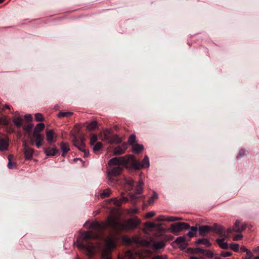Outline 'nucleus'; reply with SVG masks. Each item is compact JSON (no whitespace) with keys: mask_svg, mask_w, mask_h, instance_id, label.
Here are the masks:
<instances>
[{"mask_svg":"<svg viewBox=\"0 0 259 259\" xmlns=\"http://www.w3.org/2000/svg\"><path fill=\"white\" fill-rule=\"evenodd\" d=\"M90 228L95 230L97 233H101L106 228V224L104 223L94 222L90 225ZM98 236V233L94 234L91 232H83L77 238V247L85 250L90 255H92L94 253L95 247L93 243L90 241L97 238Z\"/></svg>","mask_w":259,"mask_h":259,"instance_id":"nucleus-1","label":"nucleus"},{"mask_svg":"<svg viewBox=\"0 0 259 259\" xmlns=\"http://www.w3.org/2000/svg\"><path fill=\"white\" fill-rule=\"evenodd\" d=\"M131 162L133 163L135 168L137 169H140L141 167L146 168L150 165L149 158L147 156L144 157L141 163L138 162L134 156L130 155L119 157H115L109 160V163L114 164L127 165Z\"/></svg>","mask_w":259,"mask_h":259,"instance_id":"nucleus-2","label":"nucleus"},{"mask_svg":"<svg viewBox=\"0 0 259 259\" xmlns=\"http://www.w3.org/2000/svg\"><path fill=\"white\" fill-rule=\"evenodd\" d=\"M109 225L116 232H121L124 229H134L140 224V221L137 217L128 220L125 223H121L114 220H110Z\"/></svg>","mask_w":259,"mask_h":259,"instance_id":"nucleus-3","label":"nucleus"},{"mask_svg":"<svg viewBox=\"0 0 259 259\" xmlns=\"http://www.w3.org/2000/svg\"><path fill=\"white\" fill-rule=\"evenodd\" d=\"M118 239L117 236L113 235L106 240L105 247L101 254L103 259H111L110 254L112 250L116 247Z\"/></svg>","mask_w":259,"mask_h":259,"instance_id":"nucleus-4","label":"nucleus"},{"mask_svg":"<svg viewBox=\"0 0 259 259\" xmlns=\"http://www.w3.org/2000/svg\"><path fill=\"white\" fill-rule=\"evenodd\" d=\"M199 233L201 236H204L206 234L213 231L219 234L225 235V229L217 224H214L213 226L202 225L199 227L198 229Z\"/></svg>","mask_w":259,"mask_h":259,"instance_id":"nucleus-5","label":"nucleus"},{"mask_svg":"<svg viewBox=\"0 0 259 259\" xmlns=\"http://www.w3.org/2000/svg\"><path fill=\"white\" fill-rule=\"evenodd\" d=\"M108 164L111 165L112 164V163L110 164L109 161L108 162ZM113 165H114L113 164ZM115 165H118L117 166L114 167L110 171H108V180L111 183H113L114 184H115L116 182H115V180L112 178L113 177H116L120 175L121 172V171L123 170V168L120 166H123L122 165H119V164H115ZM125 166L126 165H124Z\"/></svg>","mask_w":259,"mask_h":259,"instance_id":"nucleus-6","label":"nucleus"},{"mask_svg":"<svg viewBox=\"0 0 259 259\" xmlns=\"http://www.w3.org/2000/svg\"><path fill=\"white\" fill-rule=\"evenodd\" d=\"M246 228V225L245 223L241 224L239 220H236L235 225L233 226V228H228L227 232L231 233L232 231L237 233H240L245 230Z\"/></svg>","mask_w":259,"mask_h":259,"instance_id":"nucleus-7","label":"nucleus"},{"mask_svg":"<svg viewBox=\"0 0 259 259\" xmlns=\"http://www.w3.org/2000/svg\"><path fill=\"white\" fill-rule=\"evenodd\" d=\"M24 146V153L25 155V158L26 160H30L32 158L33 153L34 150L30 147H28L26 143L23 144Z\"/></svg>","mask_w":259,"mask_h":259,"instance_id":"nucleus-8","label":"nucleus"},{"mask_svg":"<svg viewBox=\"0 0 259 259\" xmlns=\"http://www.w3.org/2000/svg\"><path fill=\"white\" fill-rule=\"evenodd\" d=\"M105 139L108 141L109 143L119 144L122 141V140L117 135H114L112 136H109L106 134L105 135Z\"/></svg>","mask_w":259,"mask_h":259,"instance_id":"nucleus-9","label":"nucleus"},{"mask_svg":"<svg viewBox=\"0 0 259 259\" xmlns=\"http://www.w3.org/2000/svg\"><path fill=\"white\" fill-rule=\"evenodd\" d=\"M221 235V237H222V238H218L216 240L219 246L225 249H227L229 247L228 244L227 242H225L224 241L227 237L226 234H225V235H223L222 234H220Z\"/></svg>","mask_w":259,"mask_h":259,"instance_id":"nucleus-10","label":"nucleus"},{"mask_svg":"<svg viewBox=\"0 0 259 259\" xmlns=\"http://www.w3.org/2000/svg\"><path fill=\"white\" fill-rule=\"evenodd\" d=\"M44 152L47 156H53L58 153L59 150L56 147L44 148Z\"/></svg>","mask_w":259,"mask_h":259,"instance_id":"nucleus-11","label":"nucleus"},{"mask_svg":"<svg viewBox=\"0 0 259 259\" xmlns=\"http://www.w3.org/2000/svg\"><path fill=\"white\" fill-rule=\"evenodd\" d=\"M175 242L180 245V247L181 249L184 250L187 246V243L186 242V238L185 237H178L175 240Z\"/></svg>","mask_w":259,"mask_h":259,"instance_id":"nucleus-12","label":"nucleus"},{"mask_svg":"<svg viewBox=\"0 0 259 259\" xmlns=\"http://www.w3.org/2000/svg\"><path fill=\"white\" fill-rule=\"evenodd\" d=\"M182 225H186V224H184V223H178L171 224L170 226L171 232L176 233L181 231V226H182Z\"/></svg>","mask_w":259,"mask_h":259,"instance_id":"nucleus-13","label":"nucleus"},{"mask_svg":"<svg viewBox=\"0 0 259 259\" xmlns=\"http://www.w3.org/2000/svg\"><path fill=\"white\" fill-rule=\"evenodd\" d=\"M75 146H76V147L78 148V149L84 152V156L85 157H88L89 154V152L88 151H87L86 150H85V144H79L77 142H76V140L74 141V144H73Z\"/></svg>","mask_w":259,"mask_h":259,"instance_id":"nucleus-14","label":"nucleus"},{"mask_svg":"<svg viewBox=\"0 0 259 259\" xmlns=\"http://www.w3.org/2000/svg\"><path fill=\"white\" fill-rule=\"evenodd\" d=\"M187 251L191 253H199L201 254H203L205 253V250L199 247L195 248L189 247L187 249Z\"/></svg>","mask_w":259,"mask_h":259,"instance_id":"nucleus-15","label":"nucleus"},{"mask_svg":"<svg viewBox=\"0 0 259 259\" xmlns=\"http://www.w3.org/2000/svg\"><path fill=\"white\" fill-rule=\"evenodd\" d=\"M54 133L53 130H49L46 132L47 140L49 143L56 142L54 139Z\"/></svg>","mask_w":259,"mask_h":259,"instance_id":"nucleus-16","label":"nucleus"},{"mask_svg":"<svg viewBox=\"0 0 259 259\" xmlns=\"http://www.w3.org/2000/svg\"><path fill=\"white\" fill-rule=\"evenodd\" d=\"M60 148L62 151V155L65 156L66 153L69 151V146L68 143L62 142L60 144Z\"/></svg>","mask_w":259,"mask_h":259,"instance_id":"nucleus-17","label":"nucleus"},{"mask_svg":"<svg viewBox=\"0 0 259 259\" xmlns=\"http://www.w3.org/2000/svg\"><path fill=\"white\" fill-rule=\"evenodd\" d=\"M13 121L17 128H20L23 126V120L21 117L14 118Z\"/></svg>","mask_w":259,"mask_h":259,"instance_id":"nucleus-18","label":"nucleus"},{"mask_svg":"<svg viewBox=\"0 0 259 259\" xmlns=\"http://www.w3.org/2000/svg\"><path fill=\"white\" fill-rule=\"evenodd\" d=\"M165 246V243L163 241H158L154 242L153 244V247L156 250H158L163 248Z\"/></svg>","mask_w":259,"mask_h":259,"instance_id":"nucleus-19","label":"nucleus"},{"mask_svg":"<svg viewBox=\"0 0 259 259\" xmlns=\"http://www.w3.org/2000/svg\"><path fill=\"white\" fill-rule=\"evenodd\" d=\"M196 243L197 244H203L206 247H209V246H210L211 245V243L206 238L198 239L196 241Z\"/></svg>","mask_w":259,"mask_h":259,"instance_id":"nucleus-20","label":"nucleus"},{"mask_svg":"<svg viewBox=\"0 0 259 259\" xmlns=\"http://www.w3.org/2000/svg\"><path fill=\"white\" fill-rule=\"evenodd\" d=\"M132 147L133 149V152L135 153H139L144 149V147L142 145L137 143L134 145Z\"/></svg>","mask_w":259,"mask_h":259,"instance_id":"nucleus-21","label":"nucleus"},{"mask_svg":"<svg viewBox=\"0 0 259 259\" xmlns=\"http://www.w3.org/2000/svg\"><path fill=\"white\" fill-rule=\"evenodd\" d=\"M97 127V122L96 121H93L89 123L87 126V128L89 131H92L95 130Z\"/></svg>","mask_w":259,"mask_h":259,"instance_id":"nucleus-22","label":"nucleus"},{"mask_svg":"<svg viewBox=\"0 0 259 259\" xmlns=\"http://www.w3.org/2000/svg\"><path fill=\"white\" fill-rule=\"evenodd\" d=\"M76 140V142L78 143L79 144H84L85 138L83 135H80L78 137H74L73 139L72 140V142L74 144V141Z\"/></svg>","mask_w":259,"mask_h":259,"instance_id":"nucleus-23","label":"nucleus"},{"mask_svg":"<svg viewBox=\"0 0 259 259\" xmlns=\"http://www.w3.org/2000/svg\"><path fill=\"white\" fill-rule=\"evenodd\" d=\"M13 158V156L11 155H10L9 156H8V159H9V163L8 164V167L10 168V169H12L14 167H15L17 165V164L16 162H12V160Z\"/></svg>","mask_w":259,"mask_h":259,"instance_id":"nucleus-24","label":"nucleus"},{"mask_svg":"<svg viewBox=\"0 0 259 259\" xmlns=\"http://www.w3.org/2000/svg\"><path fill=\"white\" fill-rule=\"evenodd\" d=\"M45 124L43 123H38L34 129V133H38L41 132L45 128Z\"/></svg>","mask_w":259,"mask_h":259,"instance_id":"nucleus-25","label":"nucleus"},{"mask_svg":"<svg viewBox=\"0 0 259 259\" xmlns=\"http://www.w3.org/2000/svg\"><path fill=\"white\" fill-rule=\"evenodd\" d=\"M73 114V112H63V111H60L58 114V117L59 118H63V117H70L71 116V115H72Z\"/></svg>","mask_w":259,"mask_h":259,"instance_id":"nucleus-26","label":"nucleus"},{"mask_svg":"<svg viewBox=\"0 0 259 259\" xmlns=\"http://www.w3.org/2000/svg\"><path fill=\"white\" fill-rule=\"evenodd\" d=\"M111 191L109 189L103 190V192L100 194V197L102 199L108 197L110 195Z\"/></svg>","mask_w":259,"mask_h":259,"instance_id":"nucleus-27","label":"nucleus"},{"mask_svg":"<svg viewBox=\"0 0 259 259\" xmlns=\"http://www.w3.org/2000/svg\"><path fill=\"white\" fill-rule=\"evenodd\" d=\"M124 150H123L121 146H118L114 148V154L116 155H119L123 154Z\"/></svg>","mask_w":259,"mask_h":259,"instance_id":"nucleus-28","label":"nucleus"},{"mask_svg":"<svg viewBox=\"0 0 259 259\" xmlns=\"http://www.w3.org/2000/svg\"><path fill=\"white\" fill-rule=\"evenodd\" d=\"M125 181V184L128 186V188L129 189H132L133 188L134 185V181L132 179L129 178L128 179H126Z\"/></svg>","mask_w":259,"mask_h":259,"instance_id":"nucleus-29","label":"nucleus"},{"mask_svg":"<svg viewBox=\"0 0 259 259\" xmlns=\"http://www.w3.org/2000/svg\"><path fill=\"white\" fill-rule=\"evenodd\" d=\"M93 146V150L94 152H97L99 151L103 147V144L101 142H97L96 144H95Z\"/></svg>","mask_w":259,"mask_h":259,"instance_id":"nucleus-30","label":"nucleus"},{"mask_svg":"<svg viewBox=\"0 0 259 259\" xmlns=\"http://www.w3.org/2000/svg\"><path fill=\"white\" fill-rule=\"evenodd\" d=\"M158 198V195L155 193L154 192L151 197L149 198L148 200V203L149 204H151L153 203L154 201Z\"/></svg>","mask_w":259,"mask_h":259,"instance_id":"nucleus-31","label":"nucleus"},{"mask_svg":"<svg viewBox=\"0 0 259 259\" xmlns=\"http://www.w3.org/2000/svg\"><path fill=\"white\" fill-rule=\"evenodd\" d=\"M90 144L91 145H94L98 140L97 136L94 134H91L90 135Z\"/></svg>","mask_w":259,"mask_h":259,"instance_id":"nucleus-32","label":"nucleus"},{"mask_svg":"<svg viewBox=\"0 0 259 259\" xmlns=\"http://www.w3.org/2000/svg\"><path fill=\"white\" fill-rule=\"evenodd\" d=\"M128 143L132 145V146L135 145L136 143V136L134 134L131 135L128 139Z\"/></svg>","mask_w":259,"mask_h":259,"instance_id":"nucleus-33","label":"nucleus"},{"mask_svg":"<svg viewBox=\"0 0 259 259\" xmlns=\"http://www.w3.org/2000/svg\"><path fill=\"white\" fill-rule=\"evenodd\" d=\"M33 136L35 138L36 141H44V137L39 133H33Z\"/></svg>","mask_w":259,"mask_h":259,"instance_id":"nucleus-34","label":"nucleus"},{"mask_svg":"<svg viewBox=\"0 0 259 259\" xmlns=\"http://www.w3.org/2000/svg\"><path fill=\"white\" fill-rule=\"evenodd\" d=\"M143 183L140 182L139 184L136 187V191L138 194H140L142 191Z\"/></svg>","mask_w":259,"mask_h":259,"instance_id":"nucleus-35","label":"nucleus"},{"mask_svg":"<svg viewBox=\"0 0 259 259\" xmlns=\"http://www.w3.org/2000/svg\"><path fill=\"white\" fill-rule=\"evenodd\" d=\"M169 217L165 216V215H159V217H157L156 219V220L158 222H162V221H167V218Z\"/></svg>","mask_w":259,"mask_h":259,"instance_id":"nucleus-36","label":"nucleus"},{"mask_svg":"<svg viewBox=\"0 0 259 259\" xmlns=\"http://www.w3.org/2000/svg\"><path fill=\"white\" fill-rule=\"evenodd\" d=\"M182 218L180 217H169L167 218L168 222H175L177 221L182 220Z\"/></svg>","mask_w":259,"mask_h":259,"instance_id":"nucleus-37","label":"nucleus"},{"mask_svg":"<svg viewBox=\"0 0 259 259\" xmlns=\"http://www.w3.org/2000/svg\"><path fill=\"white\" fill-rule=\"evenodd\" d=\"M35 118L37 121H42L44 120L42 115L41 113H36L35 114Z\"/></svg>","mask_w":259,"mask_h":259,"instance_id":"nucleus-38","label":"nucleus"},{"mask_svg":"<svg viewBox=\"0 0 259 259\" xmlns=\"http://www.w3.org/2000/svg\"><path fill=\"white\" fill-rule=\"evenodd\" d=\"M239 247V246L238 244L232 243L230 244V248L234 251H238Z\"/></svg>","mask_w":259,"mask_h":259,"instance_id":"nucleus-39","label":"nucleus"},{"mask_svg":"<svg viewBox=\"0 0 259 259\" xmlns=\"http://www.w3.org/2000/svg\"><path fill=\"white\" fill-rule=\"evenodd\" d=\"M167 256L166 255H157L152 257V259H166Z\"/></svg>","mask_w":259,"mask_h":259,"instance_id":"nucleus-40","label":"nucleus"},{"mask_svg":"<svg viewBox=\"0 0 259 259\" xmlns=\"http://www.w3.org/2000/svg\"><path fill=\"white\" fill-rule=\"evenodd\" d=\"M221 256L223 257L230 256L232 255V253L230 251H223L221 253Z\"/></svg>","mask_w":259,"mask_h":259,"instance_id":"nucleus-41","label":"nucleus"},{"mask_svg":"<svg viewBox=\"0 0 259 259\" xmlns=\"http://www.w3.org/2000/svg\"><path fill=\"white\" fill-rule=\"evenodd\" d=\"M146 226L150 229H154L157 228V225L153 223H148L146 224Z\"/></svg>","mask_w":259,"mask_h":259,"instance_id":"nucleus-42","label":"nucleus"},{"mask_svg":"<svg viewBox=\"0 0 259 259\" xmlns=\"http://www.w3.org/2000/svg\"><path fill=\"white\" fill-rule=\"evenodd\" d=\"M33 126V125L32 124H29L27 125L24 126L23 128L26 131L30 132L32 130Z\"/></svg>","mask_w":259,"mask_h":259,"instance_id":"nucleus-43","label":"nucleus"},{"mask_svg":"<svg viewBox=\"0 0 259 259\" xmlns=\"http://www.w3.org/2000/svg\"><path fill=\"white\" fill-rule=\"evenodd\" d=\"M126 256L128 257V259H135L134 255L131 251H127L126 252Z\"/></svg>","mask_w":259,"mask_h":259,"instance_id":"nucleus-44","label":"nucleus"},{"mask_svg":"<svg viewBox=\"0 0 259 259\" xmlns=\"http://www.w3.org/2000/svg\"><path fill=\"white\" fill-rule=\"evenodd\" d=\"M246 257L247 259H251L253 255L252 254V253L248 249H246Z\"/></svg>","mask_w":259,"mask_h":259,"instance_id":"nucleus-45","label":"nucleus"},{"mask_svg":"<svg viewBox=\"0 0 259 259\" xmlns=\"http://www.w3.org/2000/svg\"><path fill=\"white\" fill-rule=\"evenodd\" d=\"M184 224H186V225H182V226H181V231L187 230L190 228V226L188 223H184Z\"/></svg>","mask_w":259,"mask_h":259,"instance_id":"nucleus-46","label":"nucleus"},{"mask_svg":"<svg viewBox=\"0 0 259 259\" xmlns=\"http://www.w3.org/2000/svg\"><path fill=\"white\" fill-rule=\"evenodd\" d=\"M203 255H205L211 258L213 257V253L210 251H207L205 250V253Z\"/></svg>","mask_w":259,"mask_h":259,"instance_id":"nucleus-47","label":"nucleus"},{"mask_svg":"<svg viewBox=\"0 0 259 259\" xmlns=\"http://www.w3.org/2000/svg\"><path fill=\"white\" fill-rule=\"evenodd\" d=\"M155 215V213L153 211H150L146 213V217L147 218H150Z\"/></svg>","mask_w":259,"mask_h":259,"instance_id":"nucleus-48","label":"nucleus"},{"mask_svg":"<svg viewBox=\"0 0 259 259\" xmlns=\"http://www.w3.org/2000/svg\"><path fill=\"white\" fill-rule=\"evenodd\" d=\"M190 229H191V232H192L193 233H194L195 234L196 233L197 230H198V228L196 226H193L192 227H190Z\"/></svg>","mask_w":259,"mask_h":259,"instance_id":"nucleus-49","label":"nucleus"},{"mask_svg":"<svg viewBox=\"0 0 259 259\" xmlns=\"http://www.w3.org/2000/svg\"><path fill=\"white\" fill-rule=\"evenodd\" d=\"M25 119L28 121H31L32 117L30 114H26L24 116Z\"/></svg>","mask_w":259,"mask_h":259,"instance_id":"nucleus-50","label":"nucleus"},{"mask_svg":"<svg viewBox=\"0 0 259 259\" xmlns=\"http://www.w3.org/2000/svg\"><path fill=\"white\" fill-rule=\"evenodd\" d=\"M242 237V235L241 234H238L234 237V240H239L240 239H241Z\"/></svg>","mask_w":259,"mask_h":259,"instance_id":"nucleus-51","label":"nucleus"},{"mask_svg":"<svg viewBox=\"0 0 259 259\" xmlns=\"http://www.w3.org/2000/svg\"><path fill=\"white\" fill-rule=\"evenodd\" d=\"M42 144V142L41 141H36V147L39 148L41 146Z\"/></svg>","mask_w":259,"mask_h":259,"instance_id":"nucleus-52","label":"nucleus"},{"mask_svg":"<svg viewBox=\"0 0 259 259\" xmlns=\"http://www.w3.org/2000/svg\"><path fill=\"white\" fill-rule=\"evenodd\" d=\"M121 147L122 148L123 150H124V152H125V150L126 149V148H127V144H126V143H124L122 145V146H121Z\"/></svg>","mask_w":259,"mask_h":259,"instance_id":"nucleus-53","label":"nucleus"},{"mask_svg":"<svg viewBox=\"0 0 259 259\" xmlns=\"http://www.w3.org/2000/svg\"><path fill=\"white\" fill-rule=\"evenodd\" d=\"M195 234L193 233L192 232H189L188 233V236L190 237V238H192V237H193L194 236Z\"/></svg>","mask_w":259,"mask_h":259,"instance_id":"nucleus-54","label":"nucleus"},{"mask_svg":"<svg viewBox=\"0 0 259 259\" xmlns=\"http://www.w3.org/2000/svg\"><path fill=\"white\" fill-rule=\"evenodd\" d=\"M123 240L125 241L127 243H130L131 242V239L129 238L124 237Z\"/></svg>","mask_w":259,"mask_h":259,"instance_id":"nucleus-55","label":"nucleus"},{"mask_svg":"<svg viewBox=\"0 0 259 259\" xmlns=\"http://www.w3.org/2000/svg\"><path fill=\"white\" fill-rule=\"evenodd\" d=\"M245 152H245V151L243 150H240V152H239V155H240L241 156H243V155H244L245 154Z\"/></svg>","mask_w":259,"mask_h":259,"instance_id":"nucleus-56","label":"nucleus"},{"mask_svg":"<svg viewBox=\"0 0 259 259\" xmlns=\"http://www.w3.org/2000/svg\"><path fill=\"white\" fill-rule=\"evenodd\" d=\"M138 210L137 209H133L132 210V213H136L138 212Z\"/></svg>","mask_w":259,"mask_h":259,"instance_id":"nucleus-57","label":"nucleus"},{"mask_svg":"<svg viewBox=\"0 0 259 259\" xmlns=\"http://www.w3.org/2000/svg\"><path fill=\"white\" fill-rule=\"evenodd\" d=\"M253 251L254 252H259V246H257V247H255V248H254Z\"/></svg>","mask_w":259,"mask_h":259,"instance_id":"nucleus-58","label":"nucleus"},{"mask_svg":"<svg viewBox=\"0 0 259 259\" xmlns=\"http://www.w3.org/2000/svg\"><path fill=\"white\" fill-rule=\"evenodd\" d=\"M241 250L243 251H246V250L247 249L246 248H245V247L244 246H242L241 247Z\"/></svg>","mask_w":259,"mask_h":259,"instance_id":"nucleus-59","label":"nucleus"},{"mask_svg":"<svg viewBox=\"0 0 259 259\" xmlns=\"http://www.w3.org/2000/svg\"><path fill=\"white\" fill-rule=\"evenodd\" d=\"M5 108L8 109H10V106L9 105H6L5 106Z\"/></svg>","mask_w":259,"mask_h":259,"instance_id":"nucleus-60","label":"nucleus"},{"mask_svg":"<svg viewBox=\"0 0 259 259\" xmlns=\"http://www.w3.org/2000/svg\"><path fill=\"white\" fill-rule=\"evenodd\" d=\"M54 109H56V110H58V105H56L54 107Z\"/></svg>","mask_w":259,"mask_h":259,"instance_id":"nucleus-61","label":"nucleus"},{"mask_svg":"<svg viewBox=\"0 0 259 259\" xmlns=\"http://www.w3.org/2000/svg\"><path fill=\"white\" fill-rule=\"evenodd\" d=\"M254 259H259V256H255Z\"/></svg>","mask_w":259,"mask_h":259,"instance_id":"nucleus-62","label":"nucleus"},{"mask_svg":"<svg viewBox=\"0 0 259 259\" xmlns=\"http://www.w3.org/2000/svg\"><path fill=\"white\" fill-rule=\"evenodd\" d=\"M5 0H0V4L3 3Z\"/></svg>","mask_w":259,"mask_h":259,"instance_id":"nucleus-63","label":"nucleus"},{"mask_svg":"<svg viewBox=\"0 0 259 259\" xmlns=\"http://www.w3.org/2000/svg\"><path fill=\"white\" fill-rule=\"evenodd\" d=\"M214 259H221L220 258L218 257H214Z\"/></svg>","mask_w":259,"mask_h":259,"instance_id":"nucleus-64","label":"nucleus"}]
</instances>
